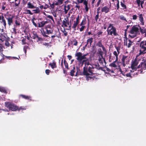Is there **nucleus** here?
Here are the masks:
<instances>
[{"label": "nucleus", "instance_id": "f257e3e1", "mask_svg": "<svg viewBox=\"0 0 146 146\" xmlns=\"http://www.w3.org/2000/svg\"><path fill=\"white\" fill-rule=\"evenodd\" d=\"M82 64L85 65L83 68V74L86 76V79L88 80L91 79V77L89 76L92 75V69L96 68L97 66L92 65L90 64L88 58L85 57L82 62Z\"/></svg>", "mask_w": 146, "mask_h": 146}, {"label": "nucleus", "instance_id": "f03ea898", "mask_svg": "<svg viewBox=\"0 0 146 146\" xmlns=\"http://www.w3.org/2000/svg\"><path fill=\"white\" fill-rule=\"evenodd\" d=\"M139 29L135 26H133L130 30V34L129 36L131 38H133L135 37L138 32Z\"/></svg>", "mask_w": 146, "mask_h": 146}, {"label": "nucleus", "instance_id": "7ed1b4c3", "mask_svg": "<svg viewBox=\"0 0 146 146\" xmlns=\"http://www.w3.org/2000/svg\"><path fill=\"white\" fill-rule=\"evenodd\" d=\"M107 31L108 33V35H112L113 33L115 36L117 35L116 32V29L112 26L111 24H109V27L107 30Z\"/></svg>", "mask_w": 146, "mask_h": 146}, {"label": "nucleus", "instance_id": "20e7f679", "mask_svg": "<svg viewBox=\"0 0 146 146\" xmlns=\"http://www.w3.org/2000/svg\"><path fill=\"white\" fill-rule=\"evenodd\" d=\"M141 48L139 51V55L143 54L146 53V41L141 42L140 44Z\"/></svg>", "mask_w": 146, "mask_h": 146}, {"label": "nucleus", "instance_id": "39448f33", "mask_svg": "<svg viewBox=\"0 0 146 146\" xmlns=\"http://www.w3.org/2000/svg\"><path fill=\"white\" fill-rule=\"evenodd\" d=\"M42 34L43 36L45 37H48V36L46 35V34H52L53 33V30L52 29L48 30L46 28L42 29L41 30Z\"/></svg>", "mask_w": 146, "mask_h": 146}, {"label": "nucleus", "instance_id": "423d86ee", "mask_svg": "<svg viewBox=\"0 0 146 146\" xmlns=\"http://www.w3.org/2000/svg\"><path fill=\"white\" fill-rule=\"evenodd\" d=\"M141 59L136 58L132 62L131 65V68L132 69L136 70L137 68L136 67V66L137 65L139 62L141 61Z\"/></svg>", "mask_w": 146, "mask_h": 146}, {"label": "nucleus", "instance_id": "0eeeda50", "mask_svg": "<svg viewBox=\"0 0 146 146\" xmlns=\"http://www.w3.org/2000/svg\"><path fill=\"white\" fill-rule=\"evenodd\" d=\"M86 55H82V53L80 52H78L75 54V56L77 57V60L80 62H81L82 60L85 57Z\"/></svg>", "mask_w": 146, "mask_h": 146}, {"label": "nucleus", "instance_id": "6e6552de", "mask_svg": "<svg viewBox=\"0 0 146 146\" xmlns=\"http://www.w3.org/2000/svg\"><path fill=\"white\" fill-rule=\"evenodd\" d=\"M13 17L14 16H12L10 14L8 15H7L5 17V18L7 20L8 24L9 26L11 25L12 23V19Z\"/></svg>", "mask_w": 146, "mask_h": 146}, {"label": "nucleus", "instance_id": "1a4fd4ad", "mask_svg": "<svg viewBox=\"0 0 146 146\" xmlns=\"http://www.w3.org/2000/svg\"><path fill=\"white\" fill-rule=\"evenodd\" d=\"M122 63L123 66L124 67L126 64L128 63L129 60L128 57L127 56L123 55L122 59Z\"/></svg>", "mask_w": 146, "mask_h": 146}, {"label": "nucleus", "instance_id": "9d476101", "mask_svg": "<svg viewBox=\"0 0 146 146\" xmlns=\"http://www.w3.org/2000/svg\"><path fill=\"white\" fill-rule=\"evenodd\" d=\"M141 68V70H142L140 72L141 73L143 70H145L146 69V62H141L140 64L139 65L138 67V68Z\"/></svg>", "mask_w": 146, "mask_h": 146}, {"label": "nucleus", "instance_id": "9b49d317", "mask_svg": "<svg viewBox=\"0 0 146 146\" xmlns=\"http://www.w3.org/2000/svg\"><path fill=\"white\" fill-rule=\"evenodd\" d=\"M96 46L99 47H102V48L103 51L105 52H106V50L104 46L103 45L102 43V40H100L96 44Z\"/></svg>", "mask_w": 146, "mask_h": 146}, {"label": "nucleus", "instance_id": "f8f14e48", "mask_svg": "<svg viewBox=\"0 0 146 146\" xmlns=\"http://www.w3.org/2000/svg\"><path fill=\"white\" fill-rule=\"evenodd\" d=\"M93 38H88L87 40V44L85 45V47H86L87 45L89 44L88 45V47H89L91 46V43L93 42Z\"/></svg>", "mask_w": 146, "mask_h": 146}, {"label": "nucleus", "instance_id": "ddd939ff", "mask_svg": "<svg viewBox=\"0 0 146 146\" xmlns=\"http://www.w3.org/2000/svg\"><path fill=\"white\" fill-rule=\"evenodd\" d=\"M102 12H104L106 13H108L109 11V9L107 6H104V7L102 8Z\"/></svg>", "mask_w": 146, "mask_h": 146}, {"label": "nucleus", "instance_id": "4468645a", "mask_svg": "<svg viewBox=\"0 0 146 146\" xmlns=\"http://www.w3.org/2000/svg\"><path fill=\"white\" fill-rule=\"evenodd\" d=\"M47 23V21H42L38 23V27H43Z\"/></svg>", "mask_w": 146, "mask_h": 146}, {"label": "nucleus", "instance_id": "2eb2a0df", "mask_svg": "<svg viewBox=\"0 0 146 146\" xmlns=\"http://www.w3.org/2000/svg\"><path fill=\"white\" fill-rule=\"evenodd\" d=\"M69 25L68 21L66 20V19H64V20H63L62 21V25H64L65 27H67L68 25Z\"/></svg>", "mask_w": 146, "mask_h": 146}, {"label": "nucleus", "instance_id": "dca6fc26", "mask_svg": "<svg viewBox=\"0 0 146 146\" xmlns=\"http://www.w3.org/2000/svg\"><path fill=\"white\" fill-rule=\"evenodd\" d=\"M97 53L98 55H100L102 58H103V52L102 51L101 48H99L98 49Z\"/></svg>", "mask_w": 146, "mask_h": 146}, {"label": "nucleus", "instance_id": "f3484780", "mask_svg": "<svg viewBox=\"0 0 146 146\" xmlns=\"http://www.w3.org/2000/svg\"><path fill=\"white\" fill-rule=\"evenodd\" d=\"M2 20L1 23H3L5 27L6 25L5 20L4 19V17L2 15H0V20Z\"/></svg>", "mask_w": 146, "mask_h": 146}, {"label": "nucleus", "instance_id": "a211bd4d", "mask_svg": "<svg viewBox=\"0 0 146 146\" xmlns=\"http://www.w3.org/2000/svg\"><path fill=\"white\" fill-rule=\"evenodd\" d=\"M139 29L140 32L142 33H145L146 32V28L144 27H140Z\"/></svg>", "mask_w": 146, "mask_h": 146}, {"label": "nucleus", "instance_id": "6ab92c4d", "mask_svg": "<svg viewBox=\"0 0 146 146\" xmlns=\"http://www.w3.org/2000/svg\"><path fill=\"white\" fill-rule=\"evenodd\" d=\"M28 8H34L35 7L30 2H29L27 3Z\"/></svg>", "mask_w": 146, "mask_h": 146}, {"label": "nucleus", "instance_id": "aec40b11", "mask_svg": "<svg viewBox=\"0 0 146 146\" xmlns=\"http://www.w3.org/2000/svg\"><path fill=\"white\" fill-rule=\"evenodd\" d=\"M6 38L3 35H1V36L0 38V42L5 41L6 40Z\"/></svg>", "mask_w": 146, "mask_h": 146}, {"label": "nucleus", "instance_id": "412c9836", "mask_svg": "<svg viewBox=\"0 0 146 146\" xmlns=\"http://www.w3.org/2000/svg\"><path fill=\"white\" fill-rule=\"evenodd\" d=\"M70 6L69 5H68L67 6H65L64 7V12L65 13H66L68 10L70 9Z\"/></svg>", "mask_w": 146, "mask_h": 146}, {"label": "nucleus", "instance_id": "4be33fe9", "mask_svg": "<svg viewBox=\"0 0 146 146\" xmlns=\"http://www.w3.org/2000/svg\"><path fill=\"white\" fill-rule=\"evenodd\" d=\"M78 23V22L75 21H74V23L72 27V28L74 29V30H76V26H77Z\"/></svg>", "mask_w": 146, "mask_h": 146}, {"label": "nucleus", "instance_id": "5701e85b", "mask_svg": "<svg viewBox=\"0 0 146 146\" xmlns=\"http://www.w3.org/2000/svg\"><path fill=\"white\" fill-rule=\"evenodd\" d=\"M49 65L51 66L52 68H54L56 67V64L55 62L50 63L49 64Z\"/></svg>", "mask_w": 146, "mask_h": 146}, {"label": "nucleus", "instance_id": "b1692460", "mask_svg": "<svg viewBox=\"0 0 146 146\" xmlns=\"http://www.w3.org/2000/svg\"><path fill=\"white\" fill-rule=\"evenodd\" d=\"M121 5L122 7V8L123 9L126 8V6L124 4V0H123V2H121Z\"/></svg>", "mask_w": 146, "mask_h": 146}, {"label": "nucleus", "instance_id": "393cba45", "mask_svg": "<svg viewBox=\"0 0 146 146\" xmlns=\"http://www.w3.org/2000/svg\"><path fill=\"white\" fill-rule=\"evenodd\" d=\"M0 91L1 92L7 93L5 89V88L3 87H0Z\"/></svg>", "mask_w": 146, "mask_h": 146}, {"label": "nucleus", "instance_id": "a878e982", "mask_svg": "<svg viewBox=\"0 0 146 146\" xmlns=\"http://www.w3.org/2000/svg\"><path fill=\"white\" fill-rule=\"evenodd\" d=\"M57 33H59H59L58 32H56V33H55V35H52L51 36V38H52V39H53L54 38L56 37L58 38H59V34L58 35L57 34Z\"/></svg>", "mask_w": 146, "mask_h": 146}, {"label": "nucleus", "instance_id": "bb28decb", "mask_svg": "<svg viewBox=\"0 0 146 146\" xmlns=\"http://www.w3.org/2000/svg\"><path fill=\"white\" fill-rule=\"evenodd\" d=\"M115 62H113L111 63L110 64V66H111L113 67L114 68H115L117 67V65L115 64Z\"/></svg>", "mask_w": 146, "mask_h": 146}, {"label": "nucleus", "instance_id": "cd10ccee", "mask_svg": "<svg viewBox=\"0 0 146 146\" xmlns=\"http://www.w3.org/2000/svg\"><path fill=\"white\" fill-rule=\"evenodd\" d=\"M74 69L75 67H74L73 68V69H72L70 72V75L72 76H73L74 75V73L75 72V71L74 70Z\"/></svg>", "mask_w": 146, "mask_h": 146}, {"label": "nucleus", "instance_id": "c85d7f7f", "mask_svg": "<svg viewBox=\"0 0 146 146\" xmlns=\"http://www.w3.org/2000/svg\"><path fill=\"white\" fill-rule=\"evenodd\" d=\"M139 20L140 21H143V17L142 14H139Z\"/></svg>", "mask_w": 146, "mask_h": 146}, {"label": "nucleus", "instance_id": "c756f323", "mask_svg": "<svg viewBox=\"0 0 146 146\" xmlns=\"http://www.w3.org/2000/svg\"><path fill=\"white\" fill-rule=\"evenodd\" d=\"M20 96H21L23 98H24L25 99L31 100L30 97H29L24 95H21Z\"/></svg>", "mask_w": 146, "mask_h": 146}, {"label": "nucleus", "instance_id": "7c9ffc66", "mask_svg": "<svg viewBox=\"0 0 146 146\" xmlns=\"http://www.w3.org/2000/svg\"><path fill=\"white\" fill-rule=\"evenodd\" d=\"M33 11H34V13H38L40 12V10L38 7H37L35 9L33 10Z\"/></svg>", "mask_w": 146, "mask_h": 146}, {"label": "nucleus", "instance_id": "2f4dec72", "mask_svg": "<svg viewBox=\"0 0 146 146\" xmlns=\"http://www.w3.org/2000/svg\"><path fill=\"white\" fill-rule=\"evenodd\" d=\"M4 55L3 53L0 52V61L3 60V56Z\"/></svg>", "mask_w": 146, "mask_h": 146}, {"label": "nucleus", "instance_id": "473e14b6", "mask_svg": "<svg viewBox=\"0 0 146 146\" xmlns=\"http://www.w3.org/2000/svg\"><path fill=\"white\" fill-rule=\"evenodd\" d=\"M98 60L99 61V62H100V63L101 64H103V59H102V58L101 57H99V59H98Z\"/></svg>", "mask_w": 146, "mask_h": 146}, {"label": "nucleus", "instance_id": "72a5a7b5", "mask_svg": "<svg viewBox=\"0 0 146 146\" xmlns=\"http://www.w3.org/2000/svg\"><path fill=\"white\" fill-rule=\"evenodd\" d=\"M117 51L118 52V53H117V52L116 51H114L113 52V54L115 56H118V54H119V52L118 51V49L117 48Z\"/></svg>", "mask_w": 146, "mask_h": 146}, {"label": "nucleus", "instance_id": "f704fd0d", "mask_svg": "<svg viewBox=\"0 0 146 146\" xmlns=\"http://www.w3.org/2000/svg\"><path fill=\"white\" fill-rule=\"evenodd\" d=\"M3 48H4V46L2 44H0V52H2L3 51Z\"/></svg>", "mask_w": 146, "mask_h": 146}, {"label": "nucleus", "instance_id": "c9c22d12", "mask_svg": "<svg viewBox=\"0 0 146 146\" xmlns=\"http://www.w3.org/2000/svg\"><path fill=\"white\" fill-rule=\"evenodd\" d=\"M128 42H129L128 43V45H127V46L128 47H129L131 45L132 42L129 39L128 40Z\"/></svg>", "mask_w": 146, "mask_h": 146}, {"label": "nucleus", "instance_id": "e433bc0d", "mask_svg": "<svg viewBox=\"0 0 146 146\" xmlns=\"http://www.w3.org/2000/svg\"><path fill=\"white\" fill-rule=\"evenodd\" d=\"M64 62L66 68H67L68 69V64L65 60H64Z\"/></svg>", "mask_w": 146, "mask_h": 146}, {"label": "nucleus", "instance_id": "4c0bfd02", "mask_svg": "<svg viewBox=\"0 0 146 146\" xmlns=\"http://www.w3.org/2000/svg\"><path fill=\"white\" fill-rule=\"evenodd\" d=\"M26 13H25L27 14H29L31 15H32L33 14V13H31V11L29 10H27L26 11Z\"/></svg>", "mask_w": 146, "mask_h": 146}, {"label": "nucleus", "instance_id": "58836bf2", "mask_svg": "<svg viewBox=\"0 0 146 146\" xmlns=\"http://www.w3.org/2000/svg\"><path fill=\"white\" fill-rule=\"evenodd\" d=\"M119 17H120V19L121 20H124V21H127L126 20V18L123 15H120V16H119Z\"/></svg>", "mask_w": 146, "mask_h": 146}, {"label": "nucleus", "instance_id": "ea45409f", "mask_svg": "<svg viewBox=\"0 0 146 146\" xmlns=\"http://www.w3.org/2000/svg\"><path fill=\"white\" fill-rule=\"evenodd\" d=\"M36 19L35 18H33L32 19V22L33 24V25L35 26V27H37V25L36 24L35 22L34 21V20H36Z\"/></svg>", "mask_w": 146, "mask_h": 146}, {"label": "nucleus", "instance_id": "a19ab883", "mask_svg": "<svg viewBox=\"0 0 146 146\" xmlns=\"http://www.w3.org/2000/svg\"><path fill=\"white\" fill-rule=\"evenodd\" d=\"M85 19L84 20H83L82 21L81 23H80V26L84 25L85 24Z\"/></svg>", "mask_w": 146, "mask_h": 146}, {"label": "nucleus", "instance_id": "79ce46f5", "mask_svg": "<svg viewBox=\"0 0 146 146\" xmlns=\"http://www.w3.org/2000/svg\"><path fill=\"white\" fill-rule=\"evenodd\" d=\"M73 44L75 46H76L78 42L76 40H74L72 41Z\"/></svg>", "mask_w": 146, "mask_h": 146}, {"label": "nucleus", "instance_id": "37998d69", "mask_svg": "<svg viewBox=\"0 0 146 146\" xmlns=\"http://www.w3.org/2000/svg\"><path fill=\"white\" fill-rule=\"evenodd\" d=\"M28 48V47L27 46H25L24 47L23 49L25 54L27 52V50Z\"/></svg>", "mask_w": 146, "mask_h": 146}, {"label": "nucleus", "instance_id": "c03bdc74", "mask_svg": "<svg viewBox=\"0 0 146 146\" xmlns=\"http://www.w3.org/2000/svg\"><path fill=\"white\" fill-rule=\"evenodd\" d=\"M5 44L6 46H7L8 47H9V46H10V44L8 42V41H7V40H6L5 41Z\"/></svg>", "mask_w": 146, "mask_h": 146}, {"label": "nucleus", "instance_id": "a18cd8bd", "mask_svg": "<svg viewBox=\"0 0 146 146\" xmlns=\"http://www.w3.org/2000/svg\"><path fill=\"white\" fill-rule=\"evenodd\" d=\"M47 17L48 18L51 19L53 21H54L53 17L52 16L50 15H48L47 16Z\"/></svg>", "mask_w": 146, "mask_h": 146}, {"label": "nucleus", "instance_id": "49530a36", "mask_svg": "<svg viewBox=\"0 0 146 146\" xmlns=\"http://www.w3.org/2000/svg\"><path fill=\"white\" fill-rule=\"evenodd\" d=\"M81 26V27L80 29V31H83L85 28V26L84 25H82Z\"/></svg>", "mask_w": 146, "mask_h": 146}, {"label": "nucleus", "instance_id": "de8ad7c7", "mask_svg": "<svg viewBox=\"0 0 146 146\" xmlns=\"http://www.w3.org/2000/svg\"><path fill=\"white\" fill-rule=\"evenodd\" d=\"M98 18H99V15H98V14H97L96 15V16L95 17V20H96V22H97L98 20Z\"/></svg>", "mask_w": 146, "mask_h": 146}, {"label": "nucleus", "instance_id": "09e8293b", "mask_svg": "<svg viewBox=\"0 0 146 146\" xmlns=\"http://www.w3.org/2000/svg\"><path fill=\"white\" fill-rule=\"evenodd\" d=\"M50 72V70H49L47 69V70H45L46 73L47 75H49Z\"/></svg>", "mask_w": 146, "mask_h": 146}, {"label": "nucleus", "instance_id": "8fccbe9b", "mask_svg": "<svg viewBox=\"0 0 146 146\" xmlns=\"http://www.w3.org/2000/svg\"><path fill=\"white\" fill-rule=\"evenodd\" d=\"M15 24L19 26L20 25V22L19 21H18L17 20L15 21Z\"/></svg>", "mask_w": 146, "mask_h": 146}, {"label": "nucleus", "instance_id": "3c124183", "mask_svg": "<svg viewBox=\"0 0 146 146\" xmlns=\"http://www.w3.org/2000/svg\"><path fill=\"white\" fill-rule=\"evenodd\" d=\"M79 16L78 15L76 19V21H75L77 22H78L79 23Z\"/></svg>", "mask_w": 146, "mask_h": 146}, {"label": "nucleus", "instance_id": "603ef678", "mask_svg": "<svg viewBox=\"0 0 146 146\" xmlns=\"http://www.w3.org/2000/svg\"><path fill=\"white\" fill-rule=\"evenodd\" d=\"M49 7V6L47 4H45V6L43 8L44 9H46Z\"/></svg>", "mask_w": 146, "mask_h": 146}, {"label": "nucleus", "instance_id": "864d4df0", "mask_svg": "<svg viewBox=\"0 0 146 146\" xmlns=\"http://www.w3.org/2000/svg\"><path fill=\"white\" fill-rule=\"evenodd\" d=\"M137 18V16L136 15H133V19L134 20H136Z\"/></svg>", "mask_w": 146, "mask_h": 146}, {"label": "nucleus", "instance_id": "5fc2aeb1", "mask_svg": "<svg viewBox=\"0 0 146 146\" xmlns=\"http://www.w3.org/2000/svg\"><path fill=\"white\" fill-rule=\"evenodd\" d=\"M85 9L86 12L88 10V5H85Z\"/></svg>", "mask_w": 146, "mask_h": 146}, {"label": "nucleus", "instance_id": "6e6d98bb", "mask_svg": "<svg viewBox=\"0 0 146 146\" xmlns=\"http://www.w3.org/2000/svg\"><path fill=\"white\" fill-rule=\"evenodd\" d=\"M83 1H84V3H84V4L85 5H88V2H87V1H86V0H84Z\"/></svg>", "mask_w": 146, "mask_h": 146}, {"label": "nucleus", "instance_id": "4d7b16f0", "mask_svg": "<svg viewBox=\"0 0 146 146\" xmlns=\"http://www.w3.org/2000/svg\"><path fill=\"white\" fill-rule=\"evenodd\" d=\"M63 1V0H58V2L60 4H62Z\"/></svg>", "mask_w": 146, "mask_h": 146}, {"label": "nucleus", "instance_id": "13d9d810", "mask_svg": "<svg viewBox=\"0 0 146 146\" xmlns=\"http://www.w3.org/2000/svg\"><path fill=\"white\" fill-rule=\"evenodd\" d=\"M43 44L45 46H48L49 45V44L47 43H43Z\"/></svg>", "mask_w": 146, "mask_h": 146}, {"label": "nucleus", "instance_id": "bf43d9fd", "mask_svg": "<svg viewBox=\"0 0 146 146\" xmlns=\"http://www.w3.org/2000/svg\"><path fill=\"white\" fill-rule=\"evenodd\" d=\"M67 57H68V59H69V60H70L71 58H72V56H70V55H68L67 56Z\"/></svg>", "mask_w": 146, "mask_h": 146}, {"label": "nucleus", "instance_id": "052dcab7", "mask_svg": "<svg viewBox=\"0 0 146 146\" xmlns=\"http://www.w3.org/2000/svg\"><path fill=\"white\" fill-rule=\"evenodd\" d=\"M140 21L141 22L140 24L142 25H143L144 24V23L143 21Z\"/></svg>", "mask_w": 146, "mask_h": 146}, {"label": "nucleus", "instance_id": "680f3d73", "mask_svg": "<svg viewBox=\"0 0 146 146\" xmlns=\"http://www.w3.org/2000/svg\"><path fill=\"white\" fill-rule=\"evenodd\" d=\"M117 9H118L119 8V3H117Z\"/></svg>", "mask_w": 146, "mask_h": 146}, {"label": "nucleus", "instance_id": "e2e57ef3", "mask_svg": "<svg viewBox=\"0 0 146 146\" xmlns=\"http://www.w3.org/2000/svg\"><path fill=\"white\" fill-rule=\"evenodd\" d=\"M20 3V1H19V3H15V5L16 6H18V5H19V4Z\"/></svg>", "mask_w": 146, "mask_h": 146}, {"label": "nucleus", "instance_id": "0e129e2a", "mask_svg": "<svg viewBox=\"0 0 146 146\" xmlns=\"http://www.w3.org/2000/svg\"><path fill=\"white\" fill-rule=\"evenodd\" d=\"M115 57H116V59H115V61H114V62H116L118 60V56H115Z\"/></svg>", "mask_w": 146, "mask_h": 146}, {"label": "nucleus", "instance_id": "69168bd1", "mask_svg": "<svg viewBox=\"0 0 146 146\" xmlns=\"http://www.w3.org/2000/svg\"><path fill=\"white\" fill-rule=\"evenodd\" d=\"M126 76L127 77H129L131 75L130 74H126Z\"/></svg>", "mask_w": 146, "mask_h": 146}, {"label": "nucleus", "instance_id": "338daca9", "mask_svg": "<svg viewBox=\"0 0 146 146\" xmlns=\"http://www.w3.org/2000/svg\"><path fill=\"white\" fill-rule=\"evenodd\" d=\"M144 3V1H140V3L141 5H143Z\"/></svg>", "mask_w": 146, "mask_h": 146}, {"label": "nucleus", "instance_id": "774afa93", "mask_svg": "<svg viewBox=\"0 0 146 146\" xmlns=\"http://www.w3.org/2000/svg\"><path fill=\"white\" fill-rule=\"evenodd\" d=\"M100 4V0H99L97 3V6H98L99 5V4Z\"/></svg>", "mask_w": 146, "mask_h": 146}]
</instances>
